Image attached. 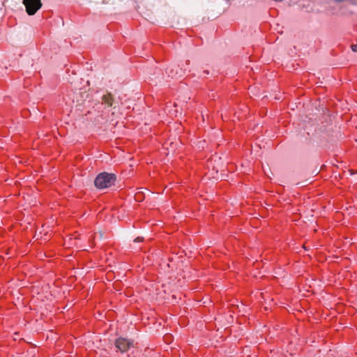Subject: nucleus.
<instances>
[{"label":"nucleus","mask_w":357,"mask_h":357,"mask_svg":"<svg viewBox=\"0 0 357 357\" xmlns=\"http://www.w3.org/2000/svg\"><path fill=\"white\" fill-rule=\"evenodd\" d=\"M116 181V176L112 173L102 172L98 174L94 185L98 189H105L114 185Z\"/></svg>","instance_id":"1"},{"label":"nucleus","mask_w":357,"mask_h":357,"mask_svg":"<svg viewBox=\"0 0 357 357\" xmlns=\"http://www.w3.org/2000/svg\"><path fill=\"white\" fill-rule=\"evenodd\" d=\"M115 347L121 353L128 351L130 348L135 347V341L133 340L126 339L125 337H119L114 342Z\"/></svg>","instance_id":"2"},{"label":"nucleus","mask_w":357,"mask_h":357,"mask_svg":"<svg viewBox=\"0 0 357 357\" xmlns=\"http://www.w3.org/2000/svg\"><path fill=\"white\" fill-rule=\"evenodd\" d=\"M26 12L29 15H33L41 7V0H23Z\"/></svg>","instance_id":"3"},{"label":"nucleus","mask_w":357,"mask_h":357,"mask_svg":"<svg viewBox=\"0 0 357 357\" xmlns=\"http://www.w3.org/2000/svg\"><path fill=\"white\" fill-rule=\"evenodd\" d=\"M114 102V98L112 93H108L102 97V103L107 107H112Z\"/></svg>","instance_id":"4"},{"label":"nucleus","mask_w":357,"mask_h":357,"mask_svg":"<svg viewBox=\"0 0 357 357\" xmlns=\"http://www.w3.org/2000/svg\"><path fill=\"white\" fill-rule=\"evenodd\" d=\"M351 50L353 52H357V44L352 45Z\"/></svg>","instance_id":"5"},{"label":"nucleus","mask_w":357,"mask_h":357,"mask_svg":"<svg viewBox=\"0 0 357 357\" xmlns=\"http://www.w3.org/2000/svg\"><path fill=\"white\" fill-rule=\"evenodd\" d=\"M143 241V238L142 237H137L135 240V242H140V241Z\"/></svg>","instance_id":"6"}]
</instances>
